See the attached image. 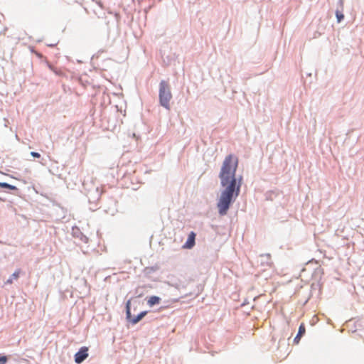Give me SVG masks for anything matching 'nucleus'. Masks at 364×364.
Listing matches in <instances>:
<instances>
[{
  "label": "nucleus",
  "instance_id": "nucleus-1",
  "mask_svg": "<svg viewBox=\"0 0 364 364\" xmlns=\"http://www.w3.org/2000/svg\"><path fill=\"white\" fill-rule=\"evenodd\" d=\"M237 159L232 155H228L223 162L219 178L221 189L218 196L217 208L220 215H225L232 203L240 194L242 178L237 180L236 170Z\"/></svg>",
  "mask_w": 364,
  "mask_h": 364
},
{
  "label": "nucleus",
  "instance_id": "nucleus-2",
  "mask_svg": "<svg viewBox=\"0 0 364 364\" xmlns=\"http://www.w3.org/2000/svg\"><path fill=\"white\" fill-rule=\"evenodd\" d=\"M172 98L171 89L166 81L162 80L159 85V102L166 109H170L169 102Z\"/></svg>",
  "mask_w": 364,
  "mask_h": 364
},
{
  "label": "nucleus",
  "instance_id": "nucleus-3",
  "mask_svg": "<svg viewBox=\"0 0 364 364\" xmlns=\"http://www.w3.org/2000/svg\"><path fill=\"white\" fill-rule=\"evenodd\" d=\"M130 305H131V301H130V300H129L126 304L127 318L129 321H130L133 324H136L147 314V311H142L137 316L132 318V314H131Z\"/></svg>",
  "mask_w": 364,
  "mask_h": 364
},
{
  "label": "nucleus",
  "instance_id": "nucleus-4",
  "mask_svg": "<svg viewBox=\"0 0 364 364\" xmlns=\"http://www.w3.org/2000/svg\"><path fill=\"white\" fill-rule=\"evenodd\" d=\"M88 348L82 347L80 350L75 355V361L80 364L82 363L88 357Z\"/></svg>",
  "mask_w": 364,
  "mask_h": 364
},
{
  "label": "nucleus",
  "instance_id": "nucleus-5",
  "mask_svg": "<svg viewBox=\"0 0 364 364\" xmlns=\"http://www.w3.org/2000/svg\"><path fill=\"white\" fill-rule=\"evenodd\" d=\"M195 239L196 234L193 232H191L188 235V240L184 244L183 247L186 249H191L195 245Z\"/></svg>",
  "mask_w": 364,
  "mask_h": 364
},
{
  "label": "nucleus",
  "instance_id": "nucleus-6",
  "mask_svg": "<svg viewBox=\"0 0 364 364\" xmlns=\"http://www.w3.org/2000/svg\"><path fill=\"white\" fill-rule=\"evenodd\" d=\"M161 301V299L159 297V296H151L149 300H148V304L150 306H153L156 304H159Z\"/></svg>",
  "mask_w": 364,
  "mask_h": 364
},
{
  "label": "nucleus",
  "instance_id": "nucleus-7",
  "mask_svg": "<svg viewBox=\"0 0 364 364\" xmlns=\"http://www.w3.org/2000/svg\"><path fill=\"white\" fill-rule=\"evenodd\" d=\"M304 333H305V327H304V324H301L299 328V331H298L297 336H296L294 340L296 341L297 339H299Z\"/></svg>",
  "mask_w": 364,
  "mask_h": 364
},
{
  "label": "nucleus",
  "instance_id": "nucleus-8",
  "mask_svg": "<svg viewBox=\"0 0 364 364\" xmlns=\"http://www.w3.org/2000/svg\"><path fill=\"white\" fill-rule=\"evenodd\" d=\"M0 188H7L9 190H16L17 188L13 185H10L7 183L0 182Z\"/></svg>",
  "mask_w": 364,
  "mask_h": 364
},
{
  "label": "nucleus",
  "instance_id": "nucleus-9",
  "mask_svg": "<svg viewBox=\"0 0 364 364\" xmlns=\"http://www.w3.org/2000/svg\"><path fill=\"white\" fill-rule=\"evenodd\" d=\"M19 276V271H16L6 281V284H12L14 279H17Z\"/></svg>",
  "mask_w": 364,
  "mask_h": 364
},
{
  "label": "nucleus",
  "instance_id": "nucleus-10",
  "mask_svg": "<svg viewBox=\"0 0 364 364\" xmlns=\"http://www.w3.org/2000/svg\"><path fill=\"white\" fill-rule=\"evenodd\" d=\"M8 361L7 356L0 355V364H5Z\"/></svg>",
  "mask_w": 364,
  "mask_h": 364
},
{
  "label": "nucleus",
  "instance_id": "nucleus-11",
  "mask_svg": "<svg viewBox=\"0 0 364 364\" xmlns=\"http://www.w3.org/2000/svg\"><path fill=\"white\" fill-rule=\"evenodd\" d=\"M336 17L338 18V21L341 22V21L344 18V16L342 14H340L338 11H337Z\"/></svg>",
  "mask_w": 364,
  "mask_h": 364
},
{
  "label": "nucleus",
  "instance_id": "nucleus-12",
  "mask_svg": "<svg viewBox=\"0 0 364 364\" xmlns=\"http://www.w3.org/2000/svg\"><path fill=\"white\" fill-rule=\"evenodd\" d=\"M261 259L262 260H269L270 259V255H262L261 256Z\"/></svg>",
  "mask_w": 364,
  "mask_h": 364
},
{
  "label": "nucleus",
  "instance_id": "nucleus-13",
  "mask_svg": "<svg viewBox=\"0 0 364 364\" xmlns=\"http://www.w3.org/2000/svg\"><path fill=\"white\" fill-rule=\"evenodd\" d=\"M31 155L35 158H39L41 156L40 154L34 151L31 152Z\"/></svg>",
  "mask_w": 364,
  "mask_h": 364
},
{
  "label": "nucleus",
  "instance_id": "nucleus-14",
  "mask_svg": "<svg viewBox=\"0 0 364 364\" xmlns=\"http://www.w3.org/2000/svg\"><path fill=\"white\" fill-rule=\"evenodd\" d=\"M172 287H174L176 288H178V286L177 284H171Z\"/></svg>",
  "mask_w": 364,
  "mask_h": 364
}]
</instances>
